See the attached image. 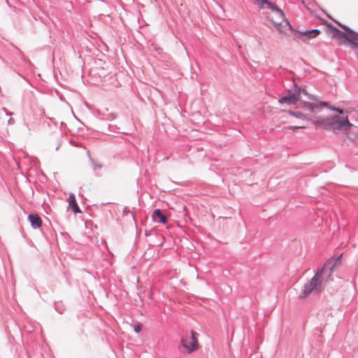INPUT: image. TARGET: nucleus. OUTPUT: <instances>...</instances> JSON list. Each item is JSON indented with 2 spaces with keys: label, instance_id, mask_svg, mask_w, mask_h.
Instances as JSON below:
<instances>
[{
  "label": "nucleus",
  "instance_id": "obj_5",
  "mask_svg": "<svg viewBox=\"0 0 358 358\" xmlns=\"http://www.w3.org/2000/svg\"><path fill=\"white\" fill-rule=\"evenodd\" d=\"M180 344L187 353H192L199 350L200 344L198 340V334L194 331H191L190 334H185L181 337Z\"/></svg>",
  "mask_w": 358,
  "mask_h": 358
},
{
  "label": "nucleus",
  "instance_id": "obj_12",
  "mask_svg": "<svg viewBox=\"0 0 358 358\" xmlns=\"http://www.w3.org/2000/svg\"><path fill=\"white\" fill-rule=\"evenodd\" d=\"M353 46L358 49V34L357 35L356 41H355V42L353 43Z\"/></svg>",
  "mask_w": 358,
  "mask_h": 358
},
{
  "label": "nucleus",
  "instance_id": "obj_3",
  "mask_svg": "<svg viewBox=\"0 0 358 358\" xmlns=\"http://www.w3.org/2000/svg\"><path fill=\"white\" fill-rule=\"evenodd\" d=\"M337 23L341 28L344 29V31L339 30L334 26L329 25L328 27L329 33L331 34L332 37L341 40L339 42V45H344L347 42H349L353 45L355 41H356L357 33L338 22Z\"/></svg>",
  "mask_w": 358,
  "mask_h": 358
},
{
  "label": "nucleus",
  "instance_id": "obj_8",
  "mask_svg": "<svg viewBox=\"0 0 358 358\" xmlns=\"http://www.w3.org/2000/svg\"><path fill=\"white\" fill-rule=\"evenodd\" d=\"M28 219L34 228H40L42 225V220L37 214H30Z\"/></svg>",
  "mask_w": 358,
  "mask_h": 358
},
{
  "label": "nucleus",
  "instance_id": "obj_4",
  "mask_svg": "<svg viewBox=\"0 0 358 358\" xmlns=\"http://www.w3.org/2000/svg\"><path fill=\"white\" fill-rule=\"evenodd\" d=\"M327 266V263L324 264V267L321 269V271H318L313 276L310 282L303 287L302 292L299 295L301 298L306 297L312 292H320L322 290L323 284L322 275Z\"/></svg>",
  "mask_w": 358,
  "mask_h": 358
},
{
  "label": "nucleus",
  "instance_id": "obj_2",
  "mask_svg": "<svg viewBox=\"0 0 358 358\" xmlns=\"http://www.w3.org/2000/svg\"><path fill=\"white\" fill-rule=\"evenodd\" d=\"M264 4H266L273 12V15L270 17L271 20L280 33L285 34L287 31L292 29L291 24L285 19V14L280 9L266 0L261 1V6H263Z\"/></svg>",
  "mask_w": 358,
  "mask_h": 358
},
{
  "label": "nucleus",
  "instance_id": "obj_6",
  "mask_svg": "<svg viewBox=\"0 0 358 358\" xmlns=\"http://www.w3.org/2000/svg\"><path fill=\"white\" fill-rule=\"evenodd\" d=\"M320 34L319 29H313L310 31H301L296 33V38L303 42H308L310 39L315 38Z\"/></svg>",
  "mask_w": 358,
  "mask_h": 358
},
{
  "label": "nucleus",
  "instance_id": "obj_1",
  "mask_svg": "<svg viewBox=\"0 0 358 358\" xmlns=\"http://www.w3.org/2000/svg\"><path fill=\"white\" fill-rule=\"evenodd\" d=\"M300 107L308 113L289 110L281 117V122L287 124V129L295 131L304 129L305 122H311L316 128L331 130L334 132L347 131L353 124L350 122L346 112L330 106L324 101H301Z\"/></svg>",
  "mask_w": 358,
  "mask_h": 358
},
{
  "label": "nucleus",
  "instance_id": "obj_10",
  "mask_svg": "<svg viewBox=\"0 0 358 358\" xmlns=\"http://www.w3.org/2000/svg\"><path fill=\"white\" fill-rule=\"evenodd\" d=\"M69 206L72 208L75 213H80V210L77 204L76 197L73 194L71 193L69 197Z\"/></svg>",
  "mask_w": 358,
  "mask_h": 358
},
{
  "label": "nucleus",
  "instance_id": "obj_9",
  "mask_svg": "<svg viewBox=\"0 0 358 358\" xmlns=\"http://www.w3.org/2000/svg\"><path fill=\"white\" fill-rule=\"evenodd\" d=\"M152 217H153V219L155 221L162 223V224L166 223V220H167L166 217L165 215H164L162 213L161 210L159 209H156L153 212Z\"/></svg>",
  "mask_w": 358,
  "mask_h": 358
},
{
  "label": "nucleus",
  "instance_id": "obj_11",
  "mask_svg": "<svg viewBox=\"0 0 358 358\" xmlns=\"http://www.w3.org/2000/svg\"><path fill=\"white\" fill-rule=\"evenodd\" d=\"M134 329L136 333H139L142 329V324L138 323L134 326Z\"/></svg>",
  "mask_w": 358,
  "mask_h": 358
},
{
  "label": "nucleus",
  "instance_id": "obj_7",
  "mask_svg": "<svg viewBox=\"0 0 358 358\" xmlns=\"http://www.w3.org/2000/svg\"><path fill=\"white\" fill-rule=\"evenodd\" d=\"M301 93L305 94L306 91L304 90H300L297 94H289V95L285 96L280 99V103H286L288 105L295 104L297 101H299V103H300L301 101L300 100Z\"/></svg>",
  "mask_w": 358,
  "mask_h": 358
}]
</instances>
